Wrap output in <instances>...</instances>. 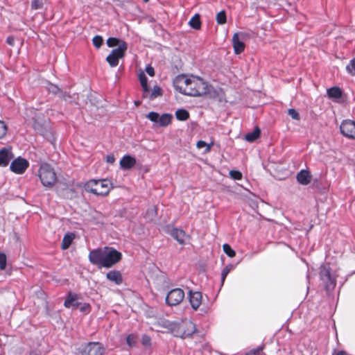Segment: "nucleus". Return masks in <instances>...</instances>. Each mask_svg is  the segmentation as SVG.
Masks as SVG:
<instances>
[{
  "instance_id": "9b49d317",
  "label": "nucleus",
  "mask_w": 355,
  "mask_h": 355,
  "mask_svg": "<svg viewBox=\"0 0 355 355\" xmlns=\"http://www.w3.org/2000/svg\"><path fill=\"white\" fill-rule=\"evenodd\" d=\"M340 130L345 137L355 139V121L350 119L344 120L340 125Z\"/></svg>"
},
{
  "instance_id": "2eb2a0df",
  "label": "nucleus",
  "mask_w": 355,
  "mask_h": 355,
  "mask_svg": "<svg viewBox=\"0 0 355 355\" xmlns=\"http://www.w3.org/2000/svg\"><path fill=\"white\" fill-rule=\"evenodd\" d=\"M78 295L76 293H73L72 292H69L64 302V306L66 308H73L76 309L80 305V302H78Z\"/></svg>"
},
{
  "instance_id": "3c124183",
  "label": "nucleus",
  "mask_w": 355,
  "mask_h": 355,
  "mask_svg": "<svg viewBox=\"0 0 355 355\" xmlns=\"http://www.w3.org/2000/svg\"><path fill=\"white\" fill-rule=\"evenodd\" d=\"M6 42L8 44L13 46L14 45V38L12 37H8L6 40Z\"/></svg>"
},
{
  "instance_id": "c03bdc74",
  "label": "nucleus",
  "mask_w": 355,
  "mask_h": 355,
  "mask_svg": "<svg viewBox=\"0 0 355 355\" xmlns=\"http://www.w3.org/2000/svg\"><path fill=\"white\" fill-rule=\"evenodd\" d=\"M139 79L141 85L148 83V78L144 72H141L139 75Z\"/></svg>"
},
{
  "instance_id": "f3484780",
  "label": "nucleus",
  "mask_w": 355,
  "mask_h": 355,
  "mask_svg": "<svg viewBox=\"0 0 355 355\" xmlns=\"http://www.w3.org/2000/svg\"><path fill=\"white\" fill-rule=\"evenodd\" d=\"M136 164V159L129 155H124L120 161V166L123 170L132 168Z\"/></svg>"
},
{
  "instance_id": "09e8293b",
  "label": "nucleus",
  "mask_w": 355,
  "mask_h": 355,
  "mask_svg": "<svg viewBox=\"0 0 355 355\" xmlns=\"http://www.w3.org/2000/svg\"><path fill=\"white\" fill-rule=\"evenodd\" d=\"M106 162L109 164H113L115 162V157L113 155H107L106 156Z\"/></svg>"
},
{
  "instance_id": "c756f323",
  "label": "nucleus",
  "mask_w": 355,
  "mask_h": 355,
  "mask_svg": "<svg viewBox=\"0 0 355 355\" xmlns=\"http://www.w3.org/2000/svg\"><path fill=\"white\" fill-rule=\"evenodd\" d=\"M223 249L224 252L230 257H234L236 255L235 251L231 248V246L225 243L223 245Z\"/></svg>"
},
{
  "instance_id": "6ab92c4d",
  "label": "nucleus",
  "mask_w": 355,
  "mask_h": 355,
  "mask_svg": "<svg viewBox=\"0 0 355 355\" xmlns=\"http://www.w3.org/2000/svg\"><path fill=\"white\" fill-rule=\"evenodd\" d=\"M297 182L302 185H307L311 182V175L306 170H301L296 176Z\"/></svg>"
},
{
  "instance_id": "9d476101",
  "label": "nucleus",
  "mask_w": 355,
  "mask_h": 355,
  "mask_svg": "<svg viewBox=\"0 0 355 355\" xmlns=\"http://www.w3.org/2000/svg\"><path fill=\"white\" fill-rule=\"evenodd\" d=\"M28 166V160L19 157L11 162L10 168L16 174H23Z\"/></svg>"
},
{
  "instance_id": "f704fd0d",
  "label": "nucleus",
  "mask_w": 355,
  "mask_h": 355,
  "mask_svg": "<svg viewBox=\"0 0 355 355\" xmlns=\"http://www.w3.org/2000/svg\"><path fill=\"white\" fill-rule=\"evenodd\" d=\"M230 176L232 179L235 180H240L242 179L243 175L242 173L237 170H231L229 173Z\"/></svg>"
},
{
  "instance_id": "4c0bfd02",
  "label": "nucleus",
  "mask_w": 355,
  "mask_h": 355,
  "mask_svg": "<svg viewBox=\"0 0 355 355\" xmlns=\"http://www.w3.org/2000/svg\"><path fill=\"white\" fill-rule=\"evenodd\" d=\"M6 263H7L6 255L3 252H0V270H3L6 269Z\"/></svg>"
},
{
  "instance_id": "423d86ee",
  "label": "nucleus",
  "mask_w": 355,
  "mask_h": 355,
  "mask_svg": "<svg viewBox=\"0 0 355 355\" xmlns=\"http://www.w3.org/2000/svg\"><path fill=\"white\" fill-rule=\"evenodd\" d=\"M39 177L42 184L46 187H51L57 180L53 168L47 163H42L40 165Z\"/></svg>"
},
{
  "instance_id": "f03ea898",
  "label": "nucleus",
  "mask_w": 355,
  "mask_h": 355,
  "mask_svg": "<svg viewBox=\"0 0 355 355\" xmlns=\"http://www.w3.org/2000/svg\"><path fill=\"white\" fill-rule=\"evenodd\" d=\"M88 258L90 263L98 268H109L121 260L122 254L114 248L104 247L92 250Z\"/></svg>"
},
{
  "instance_id": "72a5a7b5",
  "label": "nucleus",
  "mask_w": 355,
  "mask_h": 355,
  "mask_svg": "<svg viewBox=\"0 0 355 355\" xmlns=\"http://www.w3.org/2000/svg\"><path fill=\"white\" fill-rule=\"evenodd\" d=\"M47 90L51 94L58 95H59L60 92H61V89L56 85L52 83H49L48 85Z\"/></svg>"
},
{
  "instance_id": "4468645a",
  "label": "nucleus",
  "mask_w": 355,
  "mask_h": 355,
  "mask_svg": "<svg viewBox=\"0 0 355 355\" xmlns=\"http://www.w3.org/2000/svg\"><path fill=\"white\" fill-rule=\"evenodd\" d=\"M188 295L191 306L193 309L197 310L202 303V293L200 291H193L192 290H189Z\"/></svg>"
},
{
  "instance_id": "b1692460",
  "label": "nucleus",
  "mask_w": 355,
  "mask_h": 355,
  "mask_svg": "<svg viewBox=\"0 0 355 355\" xmlns=\"http://www.w3.org/2000/svg\"><path fill=\"white\" fill-rule=\"evenodd\" d=\"M189 24L192 28L200 30L202 24L200 15L198 13L195 14L189 20Z\"/></svg>"
},
{
  "instance_id": "6e6552de",
  "label": "nucleus",
  "mask_w": 355,
  "mask_h": 355,
  "mask_svg": "<svg viewBox=\"0 0 355 355\" xmlns=\"http://www.w3.org/2000/svg\"><path fill=\"white\" fill-rule=\"evenodd\" d=\"M146 117L159 127H166L171 123L173 116L171 114L168 113L159 115V114L156 112H150Z\"/></svg>"
},
{
  "instance_id": "a18cd8bd",
  "label": "nucleus",
  "mask_w": 355,
  "mask_h": 355,
  "mask_svg": "<svg viewBox=\"0 0 355 355\" xmlns=\"http://www.w3.org/2000/svg\"><path fill=\"white\" fill-rule=\"evenodd\" d=\"M141 87L143 89V98H147L150 91H149V87L147 84L141 85Z\"/></svg>"
},
{
  "instance_id": "39448f33",
  "label": "nucleus",
  "mask_w": 355,
  "mask_h": 355,
  "mask_svg": "<svg viewBox=\"0 0 355 355\" xmlns=\"http://www.w3.org/2000/svg\"><path fill=\"white\" fill-rule=\"evenodd\" d=\"M319 276L327 293L330 294L336 286L337 275L336 272L332 271L329 264L324 263L320 267Z\"/></svg>"
},
{
  "instance_id": "4d7b16f0",
  "label": "nucleus",
  "mask_w": 355,
  "mask_h": 355,
  "mask_svg": "<svg viewBox=\"0 0 355 355\" xmlns=\"http://www.w3.org/2000/svg\"><path fill=\"white\" fill-rule=\"evenodd\" d=\"M149 0H144V2H148Z\"/></svg>"
},
{
  "instance_id": "e433bc0d",
  "label": "nucleus",
  "mask_w": 355,
  "mask_h": 355,
  "mask_svg": "<svg viewBox=\"0 0 355 355\" xmlns=\"http://www.w3.org/2000/svg\"><path fill=\"white\" fill-rule=\"evenodd\" d=\"M137 343L136 336L133 334H129L126 337V343L130 347H132Z\"/></svg>"
},
{
  "instance_id": "bb28decb",
  "label": "nucleus",
  "mask_w": 355,
  "mask_h": 355,
  "mask_svg": "<svg viewBox=\"0 0 355 355\" xmlns=\"http://www.w3.org/2000/svg\"><path fill=\"white\" fill-rule=\"evenodd\" d=\"M175 116L179 121H186L189 118V113L184 109H179L175 112Z\"/></svg>"
},
{
  "instance_id": "473e14b6",
  "label": "nucleus",
  "mask_w": 355,
  "mask_h": 355,
  "mask_svg": "<svg viewBox=\"0 0 355 355\" xmlns=\"http://www.w3.org/2000/svg\"><path fill=\"white\" fill-rule=\"evenodd\" d=\"M58 96L60 98L64 100L65 101H68L70 103L72 102L74 99L73 96H72L69 93L67 92H63L62 90H61Z\"/></svg>"
},
{
  "instance_id": "5fc2aeb1",
  "label": "nucleus",
  "mask_w": 355,
  "mask_h": 355,
  "mask_svg": "<svg viewBox=\"0 0 355 355\" xmlns=\"http://www.w3.org/2000/svg\"><path fill=\"white\" fill-rule=\"evenodd\" d=\"M135 105H136L137 106H139V105H140V103H140V101H135Z\"/></svg>"
},
{
  "instance_id": "ddd939ff",
  "label": "nucleus",
  "mask_w": 355,
  "mask_h": 355,
  "mask_svg": "<svg viewBox=\"0 0 355 355\" xmlns=\"http://www.w3.org/2000/svg\"><path fill=\"white\" fill-rule=\"evenodd\" d=\"M244 35L243 33H236L232 37V44L235 54L241 53L245 49L243 42Z\"/></svg>"
},
{
  "instance_id": "a878e982",
  "label": "nucleus",
  "mask_w": 355,
  "mask_h": 355,
  "mask_svg": "<svg viewBox=\"0 0 355 355\" xmlns=\"http://www.w3.org/2000/svg\"><path fill=\"white\" fill-rule=\"evenodd\" d=\"M162 95V89L157 86L155 85L153 87V89L150 93H149L147 98H148L150 101H153L157 98L158 96H161Z\"/></svg>"
},
{
  "instance_id": "0eeeda50",
  "label": "nucleus",
  "mask_w": 355,
  "mask_h": 355,
  "mask_svg": "<svg viewBox=\"0 0 355 355\" xmlns=\"http://www.w3.org/2000/svg\"><path fill=\"white\" fill-rule=\"evenodd\" d=\"M128 49V44L125 42H123L120 45L113 49L107 56L106 61L111 67H115L119 64V60L125 55V53Z\"/></svg>"
},
{
  "instance_id": "1a4fd4ad",
  "label": "nucleus",
  "mask_w": 355,
  "mask_h": 355,
  "mask_svg": "<svg viewBox=\"0 0 355 355\" xmlns=\"http://www.w3.org/2000/svg\"><path fill=\"white\" fill-rule=\"evenodd\" d=\"M184 298V292L180 288L171 290L166 295V304L170 306L180 304Z\"/></svg>"
},
{
  "instance_id": "dca6fc26",
  "label": "nucleus",
  "mask_w": 355,
  "mask_h": 355,
  "mask_svg": "<svg viewBox=\"0 0 355 355\" xmlns=\"http://www.w3.org/2000/svg\"><path fill=\"white\" fill-rule=\"evenodd\" d=\"M12 158L10 149L3 148L0 150V166H6Z\"/></svg>"
},
{
  "instance_id": "864d4df0",
  "label": "nucleus",
  "mask_w": 355,
  "mask_h": 355,
  "mask_svg": "<svg viewBox=\"0 0 355 355\" xmlns=\"http://www.w3.org/2000/svg\"><path fill=\"white\" fill-rule=\"evenodd\" d=\"M332 355H347V353L343 350H340L337 352H335Z\"/></svg>"
},
{
  "instance_id": "f8f14e48",
  "label": "nucleus",
  "mask_w": 355,
  "mask_h": 355,
  "mask_svg": "<svg viewBox=\"0 0 355 355\" xmlns=\"http://www.w3.org/2000/svg\"><path fill=\"white\" fill-rule=\"evenodd\" d=\"M104 348L99 343H89L80 352L81 355H103Z\"/></svg>"
},
{
  "instance_id": "c85d7f7f",
  "label": "nucleus",
  "mask_w": 355,
  "mask_h": 355,
  "mask_svg": "<svg viewBox=\"0 0 355 355\" xmlns=\"http://www.w3.org/2000/svg\"><path fill=\"white\" fill-rule=\"evenodd\" d=\"M123 40H121L118 38H116V37H109L107 40V45L109 46V47H114V46H119L121 42H123Z\"/></svg>"
},
{
  "instance_id": "8fccbe9b",
  "label": "nucleus",
  "mask_w": 355,
  "mask_h": 355,
  "mask_svg": "<svg viewBox=\"0 0 355 355\" xmlns=\"http://www.w3.org/2000/svg\"><path fill=\"white\" fill-rule=\"evenodd\" d=\"M205 146H207V143L202 140L198 141L196 144V146L199 149L205 147Z\"/></svg>"
},
{
  "instance_id": "37998d69",
  "label": "nucleus",
  "mask_w": 355,
  "mask_h": 355,
  "mask_svg": "<svg viewBox=\"0 0 355 355\" xmlns=\"http://www.w3.org/2000/svg\"><path fill=\"white\" fill-rule=\"evenodd\" d=\"M141 343L144 346H150L151 344L150 338L147 335H144L141 338Z\"/></svg>"
},
{
  "instance_id": "412c9836",
  "label": "nucleus",
  "mask_w": 355,
  "mask_h": 355,
  "mask_svg": "<svg viewBox=\"0 0 355 355\" xmlns=\"http://www.w3.org/2000/svg\"><path fill=\"white\" fill-rule=\"evenodd\" d=\"M34 128L37 130L41 135L44 137L46 138L48 140L52 142L51 139H53V135L50 130L46 129L43 128L39 123L35 122Z\"/></svg>"
},
{
  "instance_id": "6e6d98bb",
  "label": "nucleus",
  "mask_w": 355,
  "mask_h": 355,
  "mask_svg": "<svg viewBox=\"0 0 355 355\" xmlns=\"http://www.w3.org/2000/svg\"><path fill=\"white\" fill-rule=\"evenodd\" d=\"M306 278L309 279V274L306 275Z\"/></svg>"
},
{
  "instance_id": "de8ad7c7",
  "label": "nucleus",
  "mask_w": 355,
  "mask_h": 355,
  "mask_svg": "<svg viewBox=\"0 0 355 355\" xmlns=\"http://www.w3.org/2000/svg\"><path fill=\"white\" fill-rule=\"evenodd\" d=\"M146 73L151 77L154 76H155V70H154V68L153 67H151L150 65H148L146 67Z\"/></svg>"
},
{
  "instance_id": "ea45409f",
  "label": "nucleus",
  "mask_w": 355,
  "mask_h": 355,
  "mask_svg": "<svg viewBox=\"0 0 355 355\" xmlns=\"http://www.w3.org/2000/svg\"><path fill=\"white\" fill-rule=\"evenodd\" d=\"M43 6V2L42 0H33L31 3V8L34 10L42 8Z\"/></svg>"
},
{
  "instance_id": "49530a36",
  "label": "nucleus",
  "mask_w": 355,
  "mask_h": 355,
  "mask_svg": "<svg viewBox=\"0 0 355 355\" xmlns=\"http://www.w3.org/2000/svg\"><path fill=\"white\" fill-rule=\"evenodd\" d=\"M79 309L81 312H89L91 306L88 303H85L79 308Z\"/></svg>"
},
{
  "instance_id": "58836bf2",
  "label": "nucleus",
  "mask_w": 355,
  "mask_h": 355,
  "mask_svg": "<svg viewBox=\"0 0 355 355\" xmlns=\"http://www.w3.org/2000/svg\"><path fill=\"white\" fill-rule=\"evenodd\" d=\"M8 126L3 121H0V139L3 138L7 132Z\"/></svg>"
},
{
  "instance_id": "cd10ccee",
  "label": "nucleus",
  "mask_w": 355,
  "mask_h": 355,
  "mask_svg": "<svg viewBox=\"0 0 355 355\" xmlns=\"http://www.w3.org/2000/svg\"><path fill=\"white\" fill-rule=\"evenodd\" d=\"M217 23L220 25L225 24L227 21L226 12L225 10L220 11L216 17Z\"/></svg>"
},
{
  "instance_id": "c9c22d12",
  "label": "nucleus",
  "mask_w": 355,
  "mask_h": 355,
  "mask_svg": "<svg viewBox=\"0 0 355 355\" xmlns=\"http://www.w3.org/2000/svg\"><path fill=\"white\" fill-rule=\"evenodd\" d=\"M92 42L93 45L98 49L102 46L103 43V37L100 35H96L93 37Z\"/></svg>"
},
{
  "instance_id": "79ce46f5",
  "label": "nucleus",
  "mask_w": 355,
  "mask_h": 355,
  "mask_svg": "<svg viewBox=\"0 0 355 355\" xmlns=\"http://www.w3.org/2000/svg\"><path fill=\"white\" fill-rule=\"evenodd\" d=\"M264 349V345L259 346L255 349H252L250 351V354L260 355L261 352Z\"/></svg>"
},
{
  "instance_id": "7c9ffc66",
  "label": "nucleus",
  "mask_w": 355,
  "mask_h": 355,
  "mask_svg": "<svg viewBox=\"0 0 355 355\" xmlns=\"http://www.w3.org/2000/svg\"><path fill=\"white\" fill-rule=\"evenodd\" d=\"M233 269V266L231 264H229L226 266L222 270L221 272V283L223 284L226 277L229 274V272Z\"/></svg>"
},
{
  "instance_id": "603ef678",
  "label": "nucleus",
  "mask_w": 355,
  "mask_h": 355,
  "mask_svg": "<svg viewBox=\"0 0 355 355\" xmlns=\"http://www.w3.org/2000/svg\"><path fill=\"white\" fill-rule=\"evenodd\" d=\"M213 145V142H211V144H207V146H205L206 148L205 150V153H209L210 150H211V146Z\"/></svg>"
},
{
  "instance_id": "2f4dec72",
  "label": "nucleus",
  "mask_w": 355,
  "mask_h": 355,
  "mask_svg": "<svg viewBox=\"0 0 355 355\" xmlns=\"http://www.w3.org/2000/svg\"><path fill=\"white\" fill-rule=\"evenodd\" d=\"M346 71L351 75L355 76V57L346 66Z\"/></svg>"
},
{
  "instance_id": "aec40b11",
  "label": "nucleus",
  "mask_w": 355,
  "mask_h": 355,
  "mask_svg": "<svg viewBox=\"0 0 355 355\" xmlns=\"http://www.w3.org/2000/svg\"><path fill=\"white\" fill-rule=\"evenodd\" d=\"M107 279L114 282L116 285H120L123 282V277L121 273L119 270H110L106 275Z\"/></svg>"
},
{
  "instance_id": "a211bd4d",
  "label": "nucleus",
  "mask_w": 355,
  "mask_h": 355,
  "mask_svg": "<svg viewBox=\"0 0 355 355\" xmlns=\"http://www.w3.org/2000/svg\"><path fill=\"white\" fill-rule=\"evenodd\" d=\"M170 234L180 244H181V245L184 244L186 233L184 230L174 227L171 230Z\"/></svg>"
},
{
  "instance_id": "20e7f679",
  "label": "nucleus",
  "mask_w": 355,
  "mask_h": 355,
  "mask_svg": "<svg viewBox=\"0 0 355 355\" xmlns=\"http://www.w3.org/2000/svg\"><path fill=\"white\" fill-rule=\"evenodd\" d=\"M112 183L107 179L90 180L85 184V189L96 196H106L109 193Z\"/></svg>"
},
{
  "instance_id": "393cba45",
  "label": "nucleus",
  "mask_w": 355,
  "mask_h": 355,
  "mask_svg": "<svg viewBox=\"0 0 355 355\" xmlns=\"http://www.w3.org/2000/svg\"><path fill=\"white\" fill-rule=\"evenodd\" d=\"M261 131L258 127L255 128L254 130L245 135V139L249 142H253L257 139L260 136Z\"/></svg>"
},
{
  "instance_id": "f257e3e1",
  "label": "nucleus",
  "mask_w": 355,
  "mask_h": 355,
  "mask_svg": "<svg viewBox=\"0 0 355 355\" xmlns=\"http://www.w3.org/2000/svg\"><path fill=\"white\" fill-rule=\"evenodd\" d=\"M173 85L175 90L190 96L209 94L214 90V87L202 78L193 76L189 78L185 75L178 76L175 78Z\"/></svg>"
},
{
  "instance_id": "7ed1b4c3",
  "label": "nucleus",
  "mask_w": 355,
  "mask_h": 355,
  "mask_svg": "<svg viewBox=\"0 0 355 355\" xmlns=\"http://www.w3.org/2000/svg\"><path fill=\"white\" fill-rule=\"evenodd\" d=\"M166 327L176 337L185 338L191 336L196 331V325L191 320H185L180 323L166 322Z\"/></svg>"
},
{
  "instance_id": "a19ab883",
  "label": "nucleus",
  "mask_w": 355,
  "mask_h": 355,
  "mask_svg": "<svg viewBox=\"0 0 355 355\" xmlns=\"http://www.w3.org/2000/svg\"><path fill=\"white\" fill-rule=\"evenodd\" d=\"M288 114L293 119L299 120L300 119L299 113L295 109H288Z\"/></svg>"
},
{
  "instance_id": "5701e85b",
  "label": "nucleus",
  "mask_w": 355,
  "mask_h": 355,
  "mask_svg": "<svg viewBox=\"0 0 355 355\" xmlns=\"http://www.w3.org/2000/svg\"><path fill=\"white\" fill-rule=\"evenodd\" d=\"M75 238V234L73 233H67L66 234L62 239L61 248L62 250H67L71 245L73 240Z\"/></svg>"
},
{
  "instance_id": "4be33fe9",
  "label": "nucleus",
  "mask_w": 355,
  "mask_h": 355,
  "mask_svg": "<svg viewBox=\"0 0 355 355\" xmlns=\"http://www.w3.org/2000/svg\"><path fill=\"white\" fill-rule=\"evenodd\" d=\"M329 98L339 99L342 97L343 91L338 87H332L327 90Z\"/></svg>"
}]
</instances>
